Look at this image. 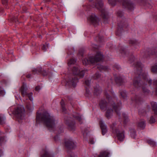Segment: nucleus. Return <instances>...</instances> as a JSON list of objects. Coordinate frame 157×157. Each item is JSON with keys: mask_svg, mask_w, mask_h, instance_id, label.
Masks as SVG:
<instances>
[{"mask_svg": "<svg viewBox=\"0 0 157 157\" xmlns=\"http://www.w3.org/2000/svg\"><path fill=\"white\" fill-rule=\"evenodd\" d=\"M36 121H41L50 130H54L57 123L54 117L46 112L40 114L37 113Z\"/></svg>", "mask_w": 157, "mask_h": 157, "instance_id": "nucleus-1", "label": "nucleus"}, {"mask_svg": "<svg viewBox=\"0 0 157 157\" xmlns=\"http://www.w3.org/2000/svg\"><path fill=\"white\" fill-rule=\"evenodd\" d=\"M72 71L73 74L76 76H73L71 78H69L68 80L67 83L70 85L75 87L78 80L77 76L79 77L80 78H83L86 70L81 69L79 66H76L73 67Z\"/></svg>", "mask_w": 157, "mask_h": 157, "instance_id": "nucleus-2", "label": "nucleus"}, {"mask_svg": "<svg viewBox=\"0 0 157 157\" xmlns=\"http://www.w3.org/2000/svg\"><path fill=\"white\" fill-rule=\"evenodd\" d=\"M135 67L136 69L135 74L136 75L135 78H140V82L142 83V82H145L147 84L148 82V83L150 86L152 83V80L149 79L147 78V75L146 73H143L142 71V65L140 62H137L136 63L135 65Z\"/></svg>", "mask_w": 157, "mask_h": 157, "instance_id": "nucleus-3", "label": "nucleus"}, {"mask_svg": "<svg viewBox=\"0 0 157 157\" xmlns=\"http://www.w3.org/2000/svg\"><path fill=\"white\" fill-rule=\"evenodd\" d=\"M117 15L118 17V20H120V21L118 23V28L117 31L116 33V35L120 36L121 33L123 30H126V29L127 28L128 25L124 19L122 18L123 13L121 11H118L117 12Z\"/></svg>", "mask_w": 157, "mask_h": 157, "instance_id": "nucleus-4", "label": "nucleus"}, {"mask_svg": "<svg viewBox=\"0 0 157 157\" xmlns=\"http://www.w3.org/2000/svg\"><path fill=\"white\" fill-rule=\"evenodd\" d=\"M103 55L100 52H98L94 56H90L89 58L88 59H85L82 61L83 64L86 65H87L89 62L91 63L97 62L101 61L103 59Z\"/></svg>", "mask_w": 157, "mask_h": 157, "instance_id": "nucleus-5", "label": "nucleus"}, {"mask_svg": "<svg viewBox=\"0 0 157 157\" xmlns=\"http://www.w3.org/2000/svg\"><path fill=\"white\" fill-rule=\"evenodd\" d=\"M95 7L101 12V16L105 23L107 22L109 17L107 12L104 9L103 3L101 0L97 1L95 3Z\"/></svg>", "mask_w": 157, "mask_h": 157, "instance_id": "nucleus-6", "label": "nucleus"}, {"mask_svg": "<svg viewBox=\"0 0 157 157\" xmlns=\"http://www.w3.org/2000/svg\"><path fill=\"white\" fill-rule=\"evenodd\" d=\"M133 84L136 88H138L141 86H142V90L143 92L147 94L149 93L150 91L144 86L146 85V83L142 82H140V79L139 78H134L133 79Z\"/></svg>", "mask_w": 157, "mask_h": 157, "instance_id": "nucleus-7", "label": "nucleus"}, {"mask_svg": "<svg viewBox=\"0 0 157 157\" xmlns=\"http://www.w3.org/2000/svg\"><path fill=\"white\" fill-rule=\"evenodd\" d=\"M25 110L23 106H18L15 109V114L17 119L20 120L23 119L24 117Z\"/></svg>", "mask_w": 157, "mask_h": 157, "instance_id": "nucleus-8", "label": "nucleus"}, {"mask_svg": "<svg viewBox=\"0 0 157 157\" xmlns=\"http://www.w3.org/2000/svg\"><path fill=\"white\" fill-rule=\"evenodd\" d=\"M122 6L123 8H126L130 10H132L134 8V4L129 0H121Z\"/></svg>", "mask_w": 157, "mask_h": 157, "instance_id": "nucleus-9", "label": "nucleus"}, {"mask_svg": "<svg viewBox=\"0 0 157 157\" xmlns=\"http://www.w3.org/2000/svg\"><path fill=\"white\" fill-rule=\"evenodd\" d=\"M65 123L68 126L69 128L73 130L75 128V122L70 117L65 116L64 118Z\"/></svg>", "mask_w": 157, "mask_h": 157, "instance_id": "nucleus-10", "label": "nucleus"}, {"mask_svg": "<svg viewBox=\"0 0 157 157\" xmlns=\"http://www.w3.org/2000/svg\"><path fill=\"white\" fill-rule=\"evenodd\" d=\"M65 145L68 150H73L76 147L75 143L71 139L66 140L65 141Z\"/></svg>", "mask_w": 157, "mask_h": 157, "instance_id": "nucleus-11", "label": "nucleus"}, {"mask_svg": "<svg viewBox=\"0 0 157 157\" xmlns=\"http://www.w3.org/2000/svg\"><path fill=\"white\" fill-rule=\"evenodd\" d=\"M113 132L117 134V136L118 140L120 141H122L124 138V132H120L115 127H112Z\"/></svg>", "mask_w": 157, "mask_h": 157, "instance_id": "nucleus-12", "label": "nucleus"}, {"mask_svg": "<svg viewBox=\"0 0 157 157\" xmlns=\"http://www.w3.org/2000/svg\"><path fill=\"white\" fill-rule=\"evenodd\" d=\"M88 20L91 23L93 24H96L99 21L98 18L94 14H92L90 15L88 18Z\"/></svg>", "mask_w": 157, "mask_h": 157, "instance_id": "nucleus-13", "label": "nucleus"}, {"mask_svg": "<svg viewBox=\"0 0 157 157\" xmlns=\"http://www.w3.org/2000/svg\"><path fill=\"white\" fill-rule=\"evenodd\" d=\"M157 54V48H153L152 49H148L145 52L144 57H147L146 55L147 54L148 56L150 55H153Z\"/></svg>", "mask_w": 157, "mask_h": 157, "instance_id": "nucleus-14", "label": "nucleus"}, {"mask_svg": "<svg viewBox=\"0 0 157 157\" xmlns=\"http://www.w3.org/2000/svg\"><path fill=\"white\" fill-rule=\"evenodd\" d=\"M121 106V103H118L117 105H115V103H114L112 105V107L114 109L115 112L119 116L120 115V110Z\"/></svg>", "mask_w": 157, "mask_h": 157, "instance_id": "nucleus-15", "label": "nucleus"}, {"mask_svg": "<svg viewBox=\"0 0 157 157\" xmlns=\"http://www.w3.org/2000/svg\"><path fill=\"white\" fill-rule=\"evenodd\" d=\"M115 81L116 83L119 85H120L124 82V78L120 76L115 77Z\"/></svg>", "mask_w": 157, "mask_h": 157, "instance_id": "nucleus-16", "label": "nucleus"}, {"mask_svg": "<svg viewBox=\"0 0 157 157\" xmlns=\"http://www.w3.org/2000/svg\"><path fill=\"white\" fill-rule=\"evenodd\" d=\"M100 126L102 130V135H104L107 132V129L106 126L104 124L103 122L101 121L99 122Z\"/></svg>", "mask_w": 157, "mask_h": 157, "instance_id": "nucleus-17", "label": "nucleus"}, {"mask_svg": "<svg viewBox=\"0 0 157 157\" xmlns=\"http://www.w3.org/2000/svg\"><path fill=\"white\" fill-rule=\"evenodd\" d=\"M99 105L101 110L105 111L107 106V102L105 100L102 99L99 103Z\"/></svg>", "mask_w": 157, "mask_h": 157, "instance_id": "nucleus-18", "label": "nucleus"}, {"mask_svg": "<svg viewBox=\"0 0 157 157\" xmlns=\"http://www.w3.org/2000/svg\"><path fill=\"white\" fill-rule=\"evenodd\" d=\"M109 153L107 151H103L100 153L99 155L95 154L94 157H109Z\"/></svg>", "mask_w": 157, "mask_h": 157, "instance_id": "nucleus-19", "label": "nucleus"}, {"mask_svg": "<svg viewBox=\"0 0 157 157\" xmlns=\"http://www.w3.org/2000/svg\"><path fill=\"white\" fill-rule=\"evenodd\" d=\"M27 90L28 88L26 86L23 85L21 87V88L20 89V90L21 93V95L23 97H24L25 95H26V94H27Z\"/></svg>", "mask_w": 157, "mask_h": 157, "instance_id": "nucleus-20", "label": "nucleus"}, {"mask_svg": "<svg viewBox=\"0 0 157 157\" xmlns=\"http://www.w3.org/2000/svg\"><path fill=\"white\" fill-rule=\"evenodd\" d=\"M94 94L95 95H98L101 92V89L98 85H96L94 87Z\"/></svg>", "mask_w": 157, "mask_h": 157, "instance_id": "nucleus-21", "label": "nucleus"}, {"mask_svg": "<svg viewBox=\"0 0 157 157\" xmlns=\"http://www.w3.org/2000/svg\"><path fill=\"white\" fill-rule=\"evenodd\" d=\"M152 110L155 115H157V104L156 102L152 101L151 102Z\"/></svg>", "mask_w": 157, "mask_h": 157, "instance_id": "nucleus-22", "label": "nucleus"}, {"mask_svg": "<svg viewBox=\"0 0 157 157\" xmlns=\"http://www.w3.org/2000/svg\"><path fill=\"white\" fill-rule=\"evenodd\" d=\"M113 110L112 109H108L105 113V116L108 119L110 118L113 115Z\"/></svg>", "mask_w": 157, "mask_h": 157, "instance_id": "nucleus-23", "label": "nucleus"}, {"mask_svg": "<svg viewBox=\"0 0 157 157\" xmlns=\"http://www.w3.org/2000/svg\"><path fill=\"white\" fill-rule=\"evenodd\" d=\"M42 71V69L41 67H37L33 69L32 71V73L34 75L40 74Z\"/></svg>", "mask_w": 157, "mask_h": 157, "instance_id": "nucleus-24", "label": "nucleus"}, {"mask_svg": "<svg viewBox=\"0 0 157 157\" xmlns=\"http://www.w3.org/2000/svg\"><path fill=\"white\" fill-rule=\"evenodd\" d=\"M97 67L101 71H106L109 70V68L107 67L101 65H98L97 66Z\"/></svg>", "mask_w": 157, "mask_h": 157, "instance_id": "nucleus-25", "label": "nucleus"}, {"mask_svg": "<svg viewBox=\"0 0 157 157\" xmlns=\"http://www.w3.org/2000/svg\"><path fill=\"white\" fill-rule=\"evenodd\" d=\"M151 71L155 74H157V63L152 66L151 67Z\"/></svg>", "mask_w": 157, "mask_h": 157, "instance_id": "nucleus-26", "label": "nucleus"}, {"mask_svg": "<svg viewBox=\"0 0 157 157\" xmlns=\"http://www.w3.org/2000/svg\"><path fill=\"white\" fill-rule=\"evenodd\" d=\"M138 126L143 129L145 126V121H141L139 122Z\"/></svg>", "mask_w": 157, "mask_h": 157, "instance_id": "nucleus-27", "label": "nucleus"}, {"mask_svg": "<svg viewBox=\"0 0 157 157\" xmlns=\"http://www.w3.org/2000/svg\"><path fill=\"white\" fill-rule=\"evenodd\" d=\"M41 157H53V156L49 151H45L44 154L41 156Z\"/></svg>", "mask_w": 157, "mask_h": 157, "instance_id": "nucleus-28", "label": "nucleus"}, {"mask_svg": "<svg viewBox=\"0 0 157 157\" xmlns=\"http://www.w3.org/2000/svg\"><path fill=\"white\" fill-rule=\"evenodd\" d=\"M63 126L62 125H59L56 129V130L59 134L63 132Z\"/></svg>", "mask_w": 157, "mask_h": 157, "instance_id": "nucleus-29", "label": "nucleus"}, {"mask_svg": "<svg viewBox=\"0 0 157 157\" xmlns=\"http://www.w3.org/2000/svg\"><path fill=\"white\" fill-rule=\"evenodd\" d=\"M73 117L79 122L81 121L82 119L81 116L78 113L73 115Z\"/></svg>", "mask_w": 157, "mask_h": 157, "instance_id": "nucleus-30", "label": "nucleus"}, {"mask_svg": "<svg viewBox=\"0 0 157 157\" xmlns=\"http://www.w3.org/2000/svg\"><path fill=\"white\" fill-rule=\"evenodd\" d=\"M155 120L154 116H151L149 120V123L150 124H151L155 123Z\"/></svg>", "mask_w": 157, "mask_h": 157, "instance_id": "nucleus-31", "label": "nucleus"}, {"mask_svg": "<svg viewBox=\"0 0 157 157\" xmlns=\"http://www.w3.org/2000/svg\"><path fill=\"white\" fill-rule=\"evenodd\" d=\"M5 139L4 137H0V144H1L3 142L5 141ZM2 150H0V157L2 155Z\"/></svg>", "mask_w": 157, "mask_h": 157, "instance_id": "nucleus-32", "label": "nucleus"}, {"mask_svg": "<svg viewBox=\"0 0 157 157\" xmlns=\"http://www.w3.org/2000/svg\"><path fill=\"white\" fill-rule=\"evenodd\" d=\"M119 1L118 0H109V2L110 4L113 6H114L115 5L117 2Z\"/></svg>", "mask_w": 157, "mask_h": 157, "instance_id": "nucleus-33", "label": "nucleus"}, {"mask_svg": "<svg viewBox=\"0 0 157 157\" xmlns=\"http://www.w3.org/2000/svg\"><path fill=\"white\" fill-rule=\"evenodd\" d=\"M130 133L131 136L133 138H135L136 136V131L134 129H132L131 130Z\"/></svg>", "mask_w": 157, "mask_h": 157, "instance_id": "nucleus-34", "label": "nucleus"}, {"mask_svg": "<svg viewBox=\"0 0 157 157\" xmlns=\"http://www.w3.org/2000/svg\"><path fill=\"white\" fill-rule=\"evenodd\" d=\"M5 123V121L3 116L2 114H0V125H2Z\"/></svg>", "mask_w": 157, "mask_h": 157, "instance_id": "nucleus-35", "label": "nucleus"}, {"mask_svg": "<svg viewBox=\"0 0 157 157\" xmlns=\"http://www.w3.org/2000/svg\"><path fill=\"white\" fill-rule=\"evenodd\" d=\"M147 142L149 144L152 146H154L156 145L155 142L151 140H148L147 141Z\"/></svg>", "mask_w": 157, "mask_h": 157, "instance_id": "nucleus-36", "label": "nucleus"}, {"mask_svg": "<svg viewBox=\"0 0 157 157\" xmlns=\"http://www.w3.org/2000/svg\"><path fill=\"white\" fill-rule=\"evenodd\" d=\"M138 43H139L136 40H130L129 41V44L133 45H137Z\"/></svg>", "mask_w": 157, "mask_h": 157, "instance_id": "nucleus-37", "label": "nucleus"}, {"mask_svg": "<svg viewBox=\"0 0 157 157\" xmlns=\"http://www.w3.org/2000/svg\"><path fill=\"white\" fill-rule=\"evenodd\" d=\"M76 60L74 59H70V61L68 62V64L69 65L74 64L76 62Z\"/></svg>", "mask_w": 157, "mask_h": 157, "instance_id": "nucleus-38", "label": "nucleus"}, {"mask_svg": "<svg viewBox=\"0 0 157 157\" xmlns=\"http://www.w3.org/2000/svg\"><path fill=\"white\" fill-rule=\"evenodd\" d=\"M101 77V75L99 73H96L93 76V78L94 79H98L99 78Z\"/></svg>", "mask_w": 157, "mask_h": 157, "instance_id": "nucleus-39", "label": "nucleus"}, {"mask_svg": "<svg viewBox=\"0 0 157 157\" xmlns=\"http://www.w3.org/2000/svg\"><path fill=\"white\" fill-rule=\"evenodd\" d=\"M120 94L121 96L124 99L126 98L127 96L126 94L124 91H121L120 92Z\"/></svg>", "mask_w": 157, "mask_h": 157, "instance_id": "nucleus-40", "label": "nucleus"}, {"mask_svg": "<svg viewBox=\"0 0 157 157\" xmlns=\"http://www.w3.org/2000/svg\"><path fill=\"white\" fill-rule=\"evenodd\" d=\"M132 100L134 101L135 102L137 103H139V102H140L141 101L140 98H139L138 96H136L135 98L134 99H132Z\"/></svg>", "mask_w": 157, "mask_h": 157, "instance_id": "nucleus-41", "label": "nucleus"}, {"mask_svg": "<svg viewBox=\"0 0 157 157\" xmlns=\"http://www.w3.org/2000/svg\"><path fill=\"white\" fill-rule=\"evenodd\" d=\"M33 93L31 92L29 93H27L26 94V95L27 96L28 98H29V99L31 101H32L33 100V98H32V96L33 95Z\"/></svg>", "mask_w": 157, "mask_h": 157, "instance_id": "nucleus-42", "label": "nucleus"}, {"mask_svg": "<svg viewBox=\"0 0 157 157\" xmlns=\"http://www.w3.org/2000/svg\"><path fill=\"white\" fill-rule=\"evenodd\" d=\"M153 85L156 86L155 94L157 95V79H155L154 80Z\"/></svg>", "mask_w": 157, "mask_h": 157, "instance_id": "nucleus-43", "label": "nucleus"}, {"mask_svg": "<svg viewBox=\"0 0 157 157\" xmlns=\"http://www.w3.org/2000/svg\"><path fill=\"white\" fill-rule=\"evenodd\" d=\"M123 115L124 117V123H126V122L128 121V117L127 115L125 114V113H123Z\"/></svg>", "mask_w": 157, "mask_h": 157, "instance_id": "nucleus-44", "label": "nucleus"}, {"mask_svg": "<svg viewBox=\"0 0 157 157\" xmlns=\"http://www.w3.org/2000/svg\"><path fill=\"white\" fill-rule=\"evenodd\" d=\"M48 47V44H47L45 45H43L42 47V49L44 51H45Z\"/></svg>", "mask_w": 157, "mask_h": 157, "instance_id": "nucleus-45", "label": "nucleus"}, {"mask_svg": "<svg viewBox=\"0 0 157 157\" xmlns=\"http://www.w3.org/2000/svg\"><path fill=\"white\" fill-rule=\"evenodd\" d=\"M90 80L88 79H86L85 81V84L87 86H89L90 85Z\"/></svg>", "mask_w": 157, "mask_h": 157, "instance_id": "nucleus-46", "label": "nucleus"}, {"mask_svg": "<svg viewBox=\"0 0 157 157\" xmlns=\"http://www.w3.org/2000/svg\"><path fill=\"white\" fill-rule=\"evenodd\" d=\"M8 0H2V4L6 6L8 4Z\"/></svg>", "mask_w": 157, "mask_h": 157, "instance_id": "nucleus-47", "label": "nucleus"}, {"mask_svg": "<svg viewBox=\"0 0 157 157\" xmlns=\"http://www.w3.org/2000/svg\"><path fill=\"white\" fill-rule=\"evenodd\" d=\"M42 74L43 76H46L47 75L48 73L47 72L45 71V70H42V71L40 73Z\"/></svg>", "mask_w": 157, "mask_h": 157, "instance_id": "nucleus-48", "label": "nucleus"}, {"mask_svg": "<svg viewBox=\"0 0 157 157\" xmlns=\"http://www.w3.org/2000/svg\"><path fill=\"white\" fill-rule=\"evenodd\" d=\"M96 38L97 39H98V40L100 41H102L103 40L102 37L100 35H99L97 36Z\"/></svg>", "mask_w": 157, "mask_h": 157, "instance_id": "nucleus-49", "label": "nucleus"}, {"mask_svg": "<svg viewBox=\"0 0 157 157\" xmlns=\"http://www.w3.org/2000/svg\"><path fill=\"white\" fill-rule=\"evenodd\" d=\"M114 68H116L118 70H120L121 69V68L120 66L117 64H116L114 66Z\"/></svg>", "mask_w": 157, "mask_h": 157, "instance_id": "nucleus-50", "label": "nucleus"}, {"mask_svg": "<svg viewBox=\"0 0 157 157\" xmlns=\"http://www.w3.org/2000/svg\"><path fill=\"white\" fill-rule=\"evenodd\" d=\"M90 94V91L88 89H86V96H88Z\"/></svg>", "mask_w": 157, "mask_h": 157, "instance_id": "nucleus-51", "label": "nucleus"}, {"mask_svg": "<svg viewBox=\"0 0 157 157\" xmlns=\"http://www.w3.org/2000/svg\"><path fill=\"white\" fill-rule=\"evenodd\" d=\"M62 112L64 113H66V109L64 107V106L63 105H62Z\"/></svg>", "mask_w": 157, "mask_h": 157, "instance_id": "nucleus-52", "label": "nucleus"}, {"mask_svg": "<svg viewBox=\"0 0 157 157\" xmlns=\"http://www.w3.org/2000/svg\"><path fill=\"white\" fill-rule=\"evenodd\" d=\"M121 53L122 55H125L126 53V51L124 49H122V50L121 51Z\"/></svg>", "mask_w": 157, "mask_h": 157, "instance_id": "nucleus-53", "label": "nucleus"}, {"mask_svg": "<svg viewBox=\"0 0 157 157\" xmlns=\"http://www.w3.org/2000/svg\"><path fill=\"white\" fill-rule=\"evenodd\" d=\"M27 109L30 110H31L33 108L32 106L29 105H27Z\"/></svg>", "mask_w": 157, "mask_h": 157, "instance_id": "nucleus-54", "label": "nucleus"}, {"mask_svg": "<svg viewBox=\"0 0 157 157\" xmlns=\"http://www.w3.org/2000/svg\"><path fill=\"white\" fill-rule=\"evenodd\" d=\"M5 94V92L4 91L0 89V95H4Z\"/></svg>", "mask_w": 157, "mask_h": 157, "instance_id": "nucleus-55", "label": "nucleus"}, {"mask_svg": "<svg viewBox=\"0 0 157 157\" xmlns=\"http://www.w3.org/2000/svg\"><path fill=\"white\" fill-rule=\"evenodd\" d=\"M90 143L91 144H93L94 143V141L93 139L91 138L89 140Z\"/></svg>", "mask_w": 157, "mask_h": 157, "instance_id": "nucleus-56", "label": "nucleus"}, {"mask_svg": "<svg viewBox=\"0 0 157 157\" xmlns=\"http://www.w3.org/2000/svg\"><path fill=\"white\" fill-rule=\"evenodd\" d=\"M134 57L133 56H131V59H129V60L130 62H132L134 60Z\"/></svg>", "mask_w": 157, "mask_h": 157, "instance_id": "nucleus-57", "label": "nucleus"}, {"mask_svg": "<svg viewBox=\"0 0 157 157\" xmlns=\"http://www.w3.org/2000/svg\"><path fill=\"white\" fill-rule=\"evenodd\" d=\"M105 95L107 99L109 100L110 99V97L109 96V95L108 93H106Z\"/></svg>", "mask_w": 157, "mask_h": 157, "instance_id": "nucleus-58", "label": "nucleus"}, {"mask_svg": "<svg viewBox=\"0 0 157 157\" xmlns=\"http://www.w3.org/2000/svg\"><path fill=\"white\" fill-rule=\"evenodd\" d=\"M40 89V87L39 86H37L35 88V90L36 91H38Z\"/></svg>", "mask_w": 157, "mask_h": 157, "instance_id": "nucleus-59", "label": "nucleus"}, {"mask_svg": "<svg viewBox=\"0 0 157 157\" xmlns=\"http://www.w3.org/2000/svg\"><path fill=\"white\" fill-rule=\"evenodd\" d=\"M31 75L30 74H28V75H27L26 76V77L27 78H29L31 77Z\"/></svg>", "mask_w": 157, "mask_h": 157, "instance_id": "nucleus-60", "label": "nucleus"}, {"mask_svg": "<svg viewBox=\"0 0 157 157\" xmlns=\"http://www.w3.org/2000/svg\"><path fill=\"white\" fill-rule=\"evenodd\" d=\"M60 103H61V106H62V105H63V106H64V101H63V100H62L60 102Z\"/></svg>", "mask_w": 157, "mask_h": 157, "instance_id": "nucleus-61", "label": "nucleus"}, {"mask_svg": "<svg viewBox=\"0 0 157 157\" xmlns=\"http://www.w3.org/2000/svg\"><path fill=\"white\" fill-rule=\"evenodd\" d=\"M69 157H75L73 154H70Z\"/></svg>", "mask_w": 157, "mask_h": 157, "instance_id": "nucleus-62", "label": "nucleus"}, {"mask_svg": "<svg viewBox=\"0 0 157 157\" xmlns=\"http://www.w3.org/2000/svg\"><path fill=\"white\" fill-rule=\"evenodd\" d=\"M44 1L45 2H50V0H44Z\"/></svg>", "mask_w": 157, "mask_h": 157, "instance_id": "nucleus-63", "label": "nucleus"}, {"mask_svg": "<svg viewBox=\"0 0 157 157\" xmlns=\"http://www.w3.org/2000/svg\"><path fill=\"white\" fill-rule=\"evenodd\" d=\"M93 47L95 48H97V46L96 45H94Z\"/></svg>", "mask_w": 157, "mask_h": 157, "instance_id": "nucleus-64", "label": "nucleus"}]
</instances>
